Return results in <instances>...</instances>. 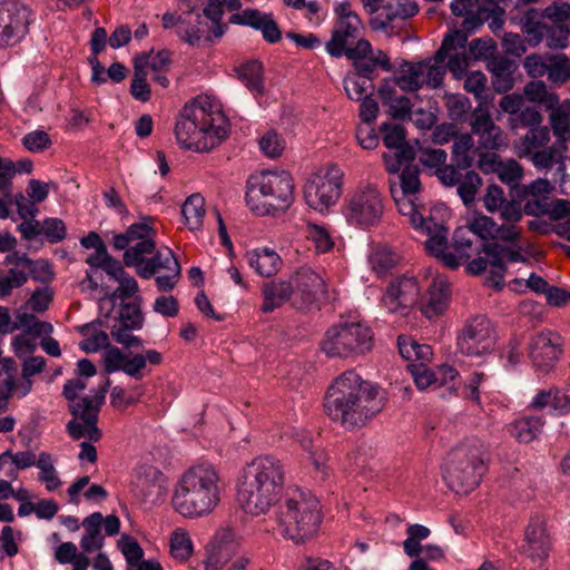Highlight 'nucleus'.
I'll use <instances>...</instances> for the list:
<instances>
[{
    "mask_svg": "<svg viewBox=\"0 0 570 570\" xmlns=\"http://www.w3.org/2000/svg\"><path fill=\"white\" fill-rule=\"evenodd\" d=\"M383 406L379 387L354 371H346L335 379L324 401L325 413L345 428L365 425Z\"/></svg>",
    "mask_w": 570,
    "mask_h": 570,
    "instance_id": "obj_1",
    "label": "nucleus"
},
{
    "mask_svg": "<svg viewBox=\"0 0 570 570\" xmlns=\"http://www.w3.org/2000/svg\"><path fill=\"white\" fill-rule=\"evenodd\" d=\"M285 482V469L273 455H259L242 472L237 485V500L252 515L265 514L279 500Z\"/></svg>",
    "mask_w": 570,
    "mask_h": 570,
    "instance_id": "obj_2",
    "label": "nucleus"
},
{
    "mask_svg": "<svg viewBox=\"0 0 570 570\" xmlns=\"http://www.w3.org/2000/svg\"><path fill=\"white\" fill-rule=\"evenodd\" d=\"M225 116L214 109L208 97H197L185 104L175 126V136L181 148L197 153L209 151L228 136Z\"/></svg>",
    "mask_w": 570,
    "mask_h": 570,
    "instance_id": "obj_3",
    "label": "nucleus"
},
{
    "mask_svg": "<svg viewBox=\"0 0 570 570\" xmlns=\"http://www.w3.org/2000/svg\"><path fill=\"white\" fill-rule=\"evenodd\" d=\"M518 222L504 220L502 225H495L493 242L482 243L484 256H478L468 264L466 269L470 274L479 275L488 271L490 285L501 288L507 265L528 261L520 242L522 230L517 226Z\"/></svg>",
    "mask_w": 570,
    "mask_h": 570,
    "instance_id": "obj_4",
    "label": "nucleus"
},
{
    "mask_svg": "<svg viewBox=\"0 0 570 570\" xmlns=\"http://www.w3.org/2000/svg\"><path fill=\"white\" fill-rule=\"evenodd\" d=\"M220 500L219 475L214 466L199 464L188 469L180 478L173 504L184 517L210 513Z\"/></svg>",
    "mask_w": 570,
    "mask_h": 570,
    "instance_id": "obj_5",
    "label": "nucleus"
},
{
    "mask_svg": "<svg viewBox=\"0 0 570 570\" xmlns=\"http://www.w3.org/2000/svg\"><path fill=\"white\" fill-rule=\"evenodd\" d=\"M275 519L283 537L303 543L317 533L321 524V508L317 498L309 491L289 489L279 499Z\"/></svg>",
    "mask_w": 570,
    "mask_h": 570,
    "instance_id": "obj_6",
    "label": "nucleus"
},
{
    "mask_svg": "<svg viewBox=\"0 0 570 570\" xmlns=\"http://www.w3.org/2000/svg\"><path fill=\"white\" fill-rule=\"evenodd\" d=\"M83 331H89L88 327ZM86 338L80 343L82 351L87 353L105 348L102 358L106 373L122 372L135 381H141L149 375L151 370L148 365H160L164 361L163 354L157 350H146L142 353L124 351L109 344L108 334L104 331H95L89 334L83 332Z\"/></svg>",
    "mask_w": 570,
    "mask_h": 570,
    "instance_id": "obj_7",
    "label": "nucleus"
},
{
    "mask_svg": "<svg viewBox=\"0 0 570 570\" xmlns=\"http://www.w3.org/2000/svg\"><path fill=\"white\" fill-rule=\"evenodd\" d=\"M246 204L257 215H275L294 200V181L287 171H262L247 180Z\"/></svg>",
    "mask_w": 570,
    "mask_h": 570,
    "instance_id": "obj_8",
    "label": "nucleus"
},
{
    "mask_svg": "<svg viewBox=\"0 0 570 570\" xmlns=\"http://www.w3.org/2000/svg\"><path fill=\"white\" fill-rule=\"evenodd\" d=\"M487 448L476 440L454 448L443 465V479L448 487L459 494L473 491L484 474Z\"/></svg>",
    "mask_w": 570,
    "mask_h": 570,
    "instance_id": "obj_9",
    "label": "nucleus"
},
{
    "mask_svg": "<svg viewBox=\"0 0 570 570\" xmlns=\"http://www.w3.org/2000/svg\"><path fill=\"white\" fill-rule=\"evenodd\" d=\"M373 346L372 330L358 322L332 325L321 343L322 351L330 357H353L363 355Z\"/></svg>",
    "mask_w": 570,
    "mask_h": 570,
    "instance_id": "obj_10",
    "label": "nucleus"
},
{
    "mask_svg": "<svg viewBox=\"0 0 570 570\" xmlns=\"http://www.w3.org/2000/svg\"><path fill=\"white\" fill-rule=\"evenodd\" d=\"M157 230L151 217L131 224L125 233L114 235V248L125 250L124 264L134 267L136 272L148 255L155 253Z\"/></svg>",
    "mask_w": 570,
    "mask_h": 570,
    "instance_id": "obj_11",
    "label": "nucleus"
},
{
    "mask_svg": "<svg viewBox=\"0 0 570 570\" xmlns=\"http://www.w3.org/2000/svg\"><path fill=\"white\" fill-rule=\"evenodd\" d=\"M109 384V379H106L104 385L94 396H85L78 402L69 404V411L73 419L68 422L67 432L73 440L87 439L90 442L100 440L101 431L97 426L98 413Z\"/></svg>",
    "mask_w": 570,
    "mask_h": 570,
    "instance_id": "obj_12",
    "label": "nucleus"
},
{
    "mask_svg": "<svg viewBox=\"0 0 570 570\" xmlns=\"http://www.w3.org/2000/svg\"><path fill=\"white\" fill-rule=\"evenodd\" d=\"M342 179L343 171L335 165L311 175L304 185L306 204L320 212L334 205L341 195Z\"/></svg>",
    "mask_w": 570,
    "mask_h": 570,
    "instance_id": "obj_13",
    "label": "nucleus"
},
{
    "mask_svg": "<svg viewBox=\"0 0 570 570\" xmlns=\"http://www.w3.org/2000/svg\"><path fill=\"white\" fill-rule=\"evenodd\" d=\"M336 22L331 39L326 42V51L334 58L346 55L362 38L363 23L350 2H341L335 9Z\"/></svg>",
    "mask_w": 570,
    "mask_h": 570,
    "instance_id": "obj_14",
    "label": "nucleus"
},
{
    "mask_svg": "<svg viewBox=\"0 0 570 570\" xmlns=\"http://www.w3.org/2000/svg\"><path fill=\"white\" fill-rule=\"evenodd\" d=\"M383 198L373 185L360 186L346 199L345 217L357 226L376 224L383 215Z\"/></svg>",
    "mask_w": 570,
    "mask_h": 570,
    "instance_id": "obj_15",
    "label": "nucleus"
},
{
    "mask_svg": "<svg viewBox=\"0 0 570 570\" xmlns=\"http://www.w3.org/2000/svg\"><path fill=\"white\" fill-rule=\"evenodd\" d=\"M494 343L493 325L483 315L468 320L458 336V347L468 356L487 354L493 350Z\"/></svg>",
    "mask_w": 570,
    "mask_h": 570,
    "instance_id": "obj_16",
    "label": "nucleus"
},
{
    "mask_svg": "<svg viewBox=\"0 0 570 570\" xmlns=\"http://www.w3.org/2000/svg\"><path fill=\"white\" fill-rule=\"evenodd\" d=\"M165 29H175L176 36L189 46H199L202 40L213 41L214 36L202 14L194 8L183 11L180 14L166 12L161 17Z\"/></svg>",
    "mask_w": 570,
    "mask_h": 570,
    "instance_id": "obj_17",
    "label": "nucleus"
},
{
    "mask_svg": "<svg viewBox=\"0 0 570 570\" xmlns=\"http://www.w3.org/2000/svg\"><path fill=\"white\" fill-rule=\"evenodd\" d=\"M29 9L20 0L0 2V47L20 42L28 33Z\"/></svg>",
    "mask_w": 570,
    "mask_h": 570,
    "instance_id": "obj_18",
    "label": "nucleus"
},
{
    "mask_svg": "<svg viewBox=\"0 0 570 570\" xmlns=\"http://www.w3.org/2000/svg\"><path fill=\"white\" fill-rule=\"evenodd\" d=\"M294 306L298 309L309 308L321 294L326 293V284L321 274L308 266L299 267L291 277Z\"/></svg>",
    "mask_w": 570,
    "mask_h": 570,
    "instance_id": "obj_19",
    "label": "nucleus"
},
{
    "mask_svg": "<svg viewBox=\"0 0 570 570\" xmlns=\"http://www.w3.org/2000/svg\"><path fill=\"white\" fill-rule=\"evenodd\" d=\"M421 288L414 276L394 279L382 296V304L391 313L405 314L419 303Z\"/></svg>",
    "mask_w": 570,
    "mask_h": 570,
    "instance_id": "obj_20",
    "label": "nucleus"
},
{
    "mask_svg": "<svg viewBox=\"0 0 570 570\" xmlns=\"http://www.w3.org/2000/svg\"><path fill=\"white\" fill-rule=\"evenodd\" d=\"M471 131L478 137L475 150H500L508 146L507 135L494 124L488 108L480 105L470 118Z\"/></svg>",
    "mask_w": 570,
    "mask_h": 570,
    "instance_id": "obj_21",
    "label": "nucleus"
},
{
    "mask_svg": "<svg viewBox=\"0 0 570 570\" xmlns=\"http://www.w3.org/2000/svg\"><path fill=\"white\" fill-rule=\"evenodd\" d=\"M344 56L353 61L357 76L371 81L377 67L385 71H391L392 69L389 56L382 50L373 51L371 43L366 39H358L356 45L350 47Z\"/></svg>",
    "mask_w": 570,
    "mask_h": 570,
    "instance_id": "obj_22",
    "label": "nucleus"
},
{
    "mask_svg": "<svg viewBox=\"0 0 570 570\" xmlns=\"http://www.w3.org/2000/svg\"><path fill=\"white\" fill-rule=\"evenodd\" d=\"M561 336L556 332L547 331L533 336L529 356L534 367L543 374L549 373L561 354Z\"/></svg>",
    "mask_w": 570,
    "mask_h": 570,
    "instance_id": "obj_23",
    "label": "nucleus"
},
{
    "mask_svg": "<svg viewBox=\"0 0 570 570\" xmlns=\"http://www.w3.org/2000/svg\"><path fill=\"white\" fill-rule=\"evenodd\" d=\"M466 42L468 36L461 32V30H454L453 32L448 33L435 53L434 63L425 61L421 62L424 65V85L431 88H438L442 83L445 75V68L443 65L446 56L452 51L463 49L466 46Z\"/></svg>",
    "mask_w": 570,
    "mask_h": 570,
    "instance_id": "obj_24",
    "label": "nucleus"
},
{
    "mask_svg": "<svg viewBox=\"0 0 570 570\" xmlns=\"http://www.w3.org/2000/svg\"><path fill=\"white\" fill-rule=\"evenodd\" d=\"M229 22L259 30L264 40L269 43H276L282 38V32L274 20L273 14L264 13L258 9H245L242 12L233 13L229 17Z\"/></svg>",
    "mask_w": 570,
    "mask_h": 570,
    "instance_id": "obj_25",
    "label": "nucleus"
},
{
    "mask_svg": "<svg viewBox=\"0 0 570 570\" xmlns=\"http://www.w3.org/2000/svg\"><path fill=\"white\" fill-rule=\"evenodd\" d=\"M525 543L523 552L533 561H543L548 558L552 547L551 535L546 527V521L533 518L525 529Z\"/></svg>",
    "mask_w": 570,
    "mask_h": 570,
    "instance_id": "obj_26",
    "label": "nucleus"
},
{
    "mask_svg": "<svg viewBox=\"0 0 570 570\" xmlns=\"http://www.w3.org/2000/svg\"><path fill=\"white\" fill-rule=\"evenodd\" d=\"M453 252L444 255V265L456 269L462 262H466L473 254H480L482 243L475 244L471 229L465 226L458 227L453 234Z\"/></svg>",
    "mask_w": 570,
    "mask_h": 570,
    "instance_id": "obj_27",
    "label": "nucleus"
},
{
    "mask_svg": "<svg viewBox=\"0 0 570 570\" xmlns=\"http://www.w3.org/2000/svg\"><path fill=\"white\" fill-rule=\"evenodd\" d=\"M419 161L428 168L434 169L439 180L448 187H453L458 181L456 168L454 165H446L448 155L440 148L420 147Z\"/></svg>",
    "mask_w": 570,
    "mask_h": 570,
    "instance_id": "obj_28",
    "label": "nucleus"
},
{
    "mask_svg": "<svg viewBox=\"0 0 570 570\" xmlns=\"http://www.w3.org/2000/svg\"><path fill=\"white\" fill-rule=\"evenodd\" d=\"M483 206L489 213H500L502 220H521L522 209L519 203L508 200L503 189L491 184L487 187L483 196Z\"/></svg>",
    "mask_w": 570,
    "mask_h": 570,
    "instance_id": "obj_29",
    "label": "nucleus"
},
{
    "mask_svg": "<svg viewBox=\"0 0 570 570\" xmlns=\"http://www.w3.org/2000/svg\"><path fill=\"white\" fill-rule=\"evenodd\" d=\"M380 13L371 20L374 30H385L395 19H407L419 12V7L414 1L404 0H383Z\"/></svg>",
    "mask_w": 570,
    "mask_h": 570,
    "instance_id": "obj_30",
    "label": "nucleus"
},
{
    "mask_svg": "<svg viewBox=\"0 0 570 570\" xmlns=\"http://www.w3.org/2000/svg\"><path fill=\"white\" fill-rule=\"evenodd\" d=\"M549 124L558 146L561 149H568L570 141V99L562 102L558 101L552 108H549Z\"/></svg>",
    "mask_w": 570,
    "mask_h": 570,
    "instance_id": "obj_31",
    "label": "nucleus"
},
{
    "mask_svg": "<svg viewBox=\"0 0 570 570\" xmlns=\"http://www.w3.org/2000/svg\"><path fill=\"white\" fill-rule=\"evenodd\" d=\"M18 366L10 357L0 362V414L9 407L10 399L17 394L19 397Z\"/></svg>",
    "mask_w": 570,
    "mask_h": 570,
    "instance_id": "obj_32",
    "label": "nucleus"
},
{
    "mask_svg": "<svg viewBox=\"0 0 570 570\" xmlns=\"http://www.w3.org/2000/svg\"><path fill=\"white\" fill-rule=\"evenodd\" d=\"M379 97L383 106L389 107V114L395 119H405L412 111L411 100L404 95H397V90L391 80L385 79L379 88Z\"/></svg>",
    "mask_w": 570,
    "mask_h": 570,
    "instance_id": "obj_33",
    "label": "nucleus"
},
{
    "mask_svg": "<svg viewBox=\"0 0 570 570\" xmlns=\"http://www.w3.org/2000/svg\"><path fill=\"white\" fill-rule=\"evenodd\" d=\"M449 301L448 284L442 279H434L429 287L426 296L421 302V312L426 318L442 314Z\"/></svg>",
    "mask_w": 570,
    "mask_h": 570,
    "instance_id": "obj_34",
    "label": "nucleus"
},
{
    "mask_svg": "<svg viewBox=\"0 0 570 570\" xmlns=\"http://www.w3.org/2000/svg\"><path fill=\"white\" fill-rule=\"evenodd\" d=\"M295 438L296 441L306 451L308 455L307 458L312 462L317 478L321 480L327 479L332 472V468L328 465V454L323 449L313 444L309 433L305 431H296Z\"/></svg>",
    "mask_w": 570,
    "mask_h": 570,
    "instance_id": "obj_35",
    "label": "nucleus"
},
{
    "mask_svg": "<svg viewBox=\"0 0 570 570\" xmlns=\"http://www.w3.org/2000/svg\"><path fill=\"white\" fill-rule=\"evenodd\" d=\"M249 266L262 277L274 276L282 266L279 255L267 247L257 248L247 253Z\"/></svg>",
    "mask_w": 570,
    "mask_h": 570,
    "instance_id": "obj_36",
    "label": "nucleus"
},
{
    "mask_svg": "<svg viewBox=\"0 0 570 570\" xmlns=\"http://www.w3.org/2000/svg\"><path fill=\"white\" fill-rule=\"evenodd\" d=\"M262 296L261 311L267 314L286 303L293 296V288L289 282L273 281L262 286Z\"/></svg>",
    "mask_w": 570,
    "mask_h": 570,
    "instance_id": "obj_37",
    "label": "nucleus"
},
{
    "mask_svg": "<svg viewBox=\"0 0 570 570\" xmlns=\"http://www.w3.org/2000/svg\"><path fill=\"white\" fill-rule=\"evenodd\" d=\"M177 265H179V263L173 250L168 247H164L161 249H155V253L151 254L150 257H146L136 273L139 277L148 279L161 269L174 267V269L177 271Z\"/></svg>",
    "mask_w": 570,
    "mask_h": 570,
    "instance_id": "obj_38",
    "label": "nucleus"
},
{
    "mask_svg": "<svg viewBox=\"0 0 570 570\" xmlns=\"http://www.w3.org/2000/svg\"><path fill=\"white\" fill-rule=\"evenodd\" d=\"M422 229H424L429 236L425 242L426 250L430 255L440 258L444 264V255L450 253L445 252L448 247V229L432 218L425 222Z\"/></svg>",
    "mask_w": 570,
    "mask_h": 570,
    "instance_id": "obj_39",
    "label": "nucleus"
},
{
    "mask_svg": "<svg viewBox=\"0 0 570 570\" xmlns=\"http://www.w3.org/2000/svg\"><path fill=\"white\" fill-rule=\"evenodd\" d=\"M567 149H561L557 142L543 149L533 151L524 158L529 159L538 170H551L554 166L562 170L564 167V153Z\"/></svg>",
    "mask_w": 570,
    "mask_h": 570,
    "instance_id": "obj_40",
    "label": "nucleus"
},
{
    "mask_svg": "<svg viewBox=\"0 0 570 570\" xmlns=\"http://www.w3.org/2000/svg\"><path fill=\"white\" fill-rule=\"evenodd\" d=\"M424 65L421 62H404L400 68V75L390 79L394 87L404 91H417L423 87Z\"/></svg>",
    "mask_w": 570,
    "mask_h": 570,
    "instance_id": "obj_41",
    "label": "nucleus"
},
{
    "mask_svg": "<svg viewBox=\"0 0 570 570\" xmlns=\"http://www.w3.org/2000/svg\"><path fill=\"white\" fill-rule=\"evenodd\" d=\"M390 186L400 214L409 217V222L414 228H423L428 219L417 210V206L414 203L415 196L399 195L396 181L392 179H390Z\"/></svg>",
    "mask_w": 570,
    "mask_h": 570,
    "instance_id": "obj_42",
    "label": "nucleus"
},
{
    "mask_svg": "<svg viewBox=\"0 0 570 570\" xmlns=\"http://www.w3.org/2000/svg\"><path fill=\"white\" fill-rule=\"evenodd\" d=\"M461 168H456L458 181L454 186H458V194L462 199L463 204L469 206L475 200V196L482 186V178L474 170H468L465 174H461Z\"/></svg>",
    "mask_w": 570,
    "mask_h": 570,
    "instance_id": "obj_43",
    "label": "nucleus"
},
{
    "mask_svg": "<svg viewBox=\"0 0 570 570\" xmlns=\"http://www.w3.org/2000/svg\"><path fill=\"white\" fill-rule=\"evenodd\" d=\"M550 129L547 126L530 128L519 144V155L527 156L533 151L549 147Z\"/></svg>",
    "mask_w": 570,
    "mask_h": 570,
    "instance_id": "obj_44",
    "label": "nucleus"
},
{
    "mask_svg": "<svg viewBox=\"0 0 570 570\" xmlns=\"http://www.w3.org/2000/svg\"><path fill=\"white\" fill-rule=\"evenodd\" d=\"M543 424L540 416H523L514 421L511 434L521 443H530L541 433Z\"/></svg>",
    "mask_w": 570,
    "mask_h": 570,
    "instance_id": "obj_45",
    "label": "nucleus"
},
{
    "mask_svg": "<svg viewBox=\"0 0 570 570\" xmlns=\"http://www.w3.org/2000/svg\"><path fill=\"white\" fill-rule=\"evenodd\" d=\"M185 224L190 230H197L203 225L205 216V199L199 194L190 195L181 206Z\"/></svg>",
    "mask_w": 570,
    "mask_h": 570,
    "instance_id": "obj_46",
    "label": "nucleus"
},
{
    "mask_svg": "<svg viewBox=\"0 0 570 570\" xmlns=\"http://www.w3.org/2000/svg\"><path fill=\"white\" fill-rule=\"evenodd\" d=\"M543 19L539 11L528 10L521 19V29L527 42L537 46L546 36L547 26L541 22Z\"/></svg>",
    "mask_w": 570,
    "mask_h": 570,
    "instance_id": "obj_47",
    "label": "nucleus"
},
{
    "mask_svg": "<svg viewBox=\"0 0 570 570\" xmlns=\"http://www.w3.org/2000/svg\"><path fill=\"white\" fill-rule=\"evenodd\" d=\"M474 140L470 134L456 135L452 145V160L455 168L468 169L473 165L471 150Z\"/></svg>",
    "mask_w": 570,
    "mask_h": 570,
    "instance_id": "obj_48",
    "label": "nucleus"
},
{
    "mask_svg": "<svg viewBox=\"0 0 570 570\" xmlns=\"http://www.w3.org/2000/svg\"><path fill=\"white\" fill-rule=\"evenodd\" d=\"M239 80L250 90L253 94L263 92V65L257 61H248L243 63L237 69Z\"/></svg>",
    "mask_w": 570,
    "mask_h": 570,
    "instance_id": "obj_49",
    "label": "nucleus"
},
{
    "mask_svg": "<svg viewBox=\"0 0 570 570\" xmlns=\"http://www.w3.org/2000/svg\"><path fill=\"white\" fill-rule=\"evenodd\" d=\"M523 94L529 101L539 104L546 109L552 108L559 101L558 95L549 91L542 80L528 82L523 88Z\"/></svg>",
    "mask_w": 570,
    "mask_h": 570,
    "instance_id": "obj_50",
    "label": "nucleus"
},
{
    "mask_svg": "<svg viewBox=\"0 0 570 570\" xmlns=\"http://www.w3.org/2000/svg\"><path fill=\"white\" fill-rule=\"evenodd\" d=\"M37 468L39 472V481L45 483L48 491H55L61 485L51 454L41 452L38 455Z\"/></svg>",
    "mask_w": 570,
    "mask_h": 570,
    "instance_id": "obj_51",
    "label": "nucleus"
},
{
    "mask_svg": "<svg viewBox=\"0 0 570 570\" xmlns=\"http://www.w3.org/2000/svg\"><path fill=\"white\" fill-rule=\"evenodd\" d=\"M368 262L372 271L376 273L377 276H383L395 267L397 256L387 247H377L371 253Z\"/></svg>",
    "mask_w": 570,
    "mask_h": 570,
    "instance_id": "obj_52",
    "label": "nucleus"
},
{
    "mask_svg": "<svg viewBox=\"0 0 570 570\" xmlns=\"http://www.w3.org/2000/svg\"><path fill=\"white\" fill-rule=\"evenodd\" d=\"M46 360L42 356H31L22 364V379L19 383V397H24L32 387L31 376L45 370Z\"/></svg>",
    "mask_w": 570,
    "mask_h": 570,
    "instance_id": "obj_53",
    "label": "nucleus"
},
{
    "mask_svg": "<svg viewBox=\"0 0 570 570\" xmlns=\"http://www.w3.org/2000/svg\"><path fill=\"white\" fill-rule=\"evenodd\" d=\"M419 168L414 165H406L400 175L396 176L399 180L397 191L400 195L415 196L421 188Z\"/></svg>",
    "mask_w": 570,
    "mask_h": 570,
    "instance_id": "obj_54",
    "label": "nucleus"
},
{
    "mask_svg": "<svg viewBox=\"0 0 570 570\" xmlns=\"http://www.w3.org/2000/svg\"><path fill=\"white\" fill-rule=\"evenodd\" d=\"M170 553L178 560H187L193 553L191 540L183 528L175 529L170 535Z\"/></svg>",
    "mask_w": 570,
    "mask_h": 570,
    "instance_id": "obj_55",
    "label": "nucleus"
},
{
    "mask_svg": "<svg viewBox=\"0 0 570 570\" xmlns=\"http://www.w3.org/2000/svg\"><path fill=\"white\" fill-rule=\"evenodd\" d=\"M38 456L32 451L12 452L8 450L0 454V470L8 464L13 465L17 470H24L37 465Z\"/></svg>",
    "mask_w": 570,
    "mask_h": 570,
    "instance_id": "obj_56",
    "label": "nucleus"
},
{
    "mask_svg": "<svg viewBox=\"0 0 570 570\" xmlns=\"http://www.w3.org/2000/svg\"><path fill=\"white\" fill-rule=\"evenodd\" d=\"M416 157L412 147H405L400 150L383 154L385 168L390 174H397L401 168L410 165Z\"/></svg>",
    "mask_w": 570,
    "mask_h": 570,
    "instance_id": "obj_57",
    "label": "nucleus"
},
{
    "mask_svg": "<svg viewBox=\"0 0 570 570\" xmlns=\"http://www.w3.org/2000/svg\"><path fill=\"white\" fill-rule=\"evenodd\" d=\"M203 13L212 22L209 31L214 38H220L227 29L226 24L222 23L224 16L223 2L220 0H209Z\"/></svg>",
    "mask_w": 570,
    "mask_h": 570,
    "instance_id": "obj_58",
    "label": "nucleus"
},
{
    "mask_svg": "<svg viewBox=\"0 0 570 570\" xmlns=\"http://www.w3.org/2000/svg\"><path fill=\"white\" fill-rule=\"evenodd\" d=\"M542 122V115L534 106H525L514 117L509 118V124L512 129L519 128H533Z\"/></svg>",
    "mask_w": 570,
    "mask_h": 570,
    "instance_id": "obj_59",
    "label": "nucleus"
},
{
    "mask_svg": "<svg viewBox=\"0 0 570 570\" xmlns=\"http://www.w3.org/2000/svg\"><path fill=\"white\" fill-rule=\"evenodd\" d=\"M495 225L497 223L491 217L479 215L470 220L465 227L471 229L474 238L478 236L482 240L481 243H487L485 240L493 239Z\"/></svg>",
    "mask_w": 570,
    "mask_h": 570,
    "instance_id": "obj_60",
    "label": "nucleus"
},
{
    "mask_svg": "<svg viewBox=\"0 0 570 570\" xmlns=\"http://www.w3.org/2000/svg\"><path fill=\"white\" fill-rule=\"evenodd\" d=\"M344 89L350 99L360 101L365 98V96H370L368 89L372 90L373 85L371 80L354 75L345 78Z\"/></svg>",
    "mask_w": 570,
    "mask_h": 570,
    "instance_id": "obj_61",
    "label": "nucleus"
},
{
    "mask_svg": "<svg viewBox=\"0 0 570 570\" xmlns=\"http://www.w3.org/2000/svg\"><path fill=\"white\" fill-rule=\"evenodd\" d=\"M118 548L126 559L127 569L136 567L138 561H140L144 557V550L138 541L129 535L124 534L119 539Z\"/></svg>",
    "mask_w": 570,
    "mask_h": 570,
    "instance_id": "obj_62",
    "label": "nucleus"
},
{
    "mask_svg": "<svg viewBox=\"0 0 570 570\" xmlns=\"http://www.w3.org/2000/svg\"><path fill=\"white\" fill-rule=\"evenodd\" d=\"M497 175L503 184L514 187L523 177V168L517 160L507 159L502 161Z\"/></svg>",
    "mask_w": 570,
    "mask_h": 570,
    "instance_id": "obj_63",
    "label": "nucleus"
},
{
    "mask_svg": "<svg viewBox=\"0 0 570 570\" xmlns=\"http://www.w3.org/2000/svg\"><path fill=\"white\" fill-rule=\"evenodd\" d=\"M554 62L548 65V79L556 83H564L570 79V63L566 55L554 57Z\"/></svg>",
    "mask_w": 570,
    "mask_h": 570,
    "instance_id": "obj_64",
    "label": "nucleus"
}]
</instances>
